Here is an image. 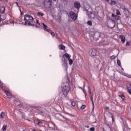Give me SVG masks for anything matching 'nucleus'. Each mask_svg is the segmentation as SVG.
I'll list each match as a JSON object with an SVG mask.
<instances>
[{
  "label": "nucleus",
  "mask_w": 131,
  "mask_h": 131,
  "mask_svg": "<svg viewBox=\"0 0 131 131\" xmlns=\"http://www.w3.org/2000/svg\"><path fill=\"white\" fill-rule=\"evenodd\" d=\"M122 128L123 131H128V127H127L126 126H123Z\"/></svg>",
  "instance_id": "obj_21"
},
{
  "label": "nucleus",
  "mask_w": 131,
  "mask_h": 131,
  "mask_svg": "<svg viewBox=\"0 0 131 131\" xmlns=\"http://www.w3.org/2000/svg\"><path fill=\"white\" fill-rule=\"evenodd\" d=\"M69 15L70 18H71L72 20H74V21H75V20H76L78 17V16L73 11H70L69 12Z\"/></svg>",
  "instance_id": "obj_5"
},
{
  "label": "nucleus",
  "mask_w": 131,
  "mask_h": 131,
  "mask_svg": "<svg viewBox=\"0 0 131 131\" xmlns=\"http://www.w3.org/2000/svg\"><path fill=\"white\" fill-rule=\"evenodd\" d=\"M43 15H45V14H43V13H42V12H37L38 16H41V17H42L43 16Z\"/></svg>",
  "instance_id": "obj_25"
},
{
  "label": "nucleus",
  "mask_w": 131,
  "mask_h": 131,
  "mask_svg": "<svg viewBox=\"0 0 131 131\" xmlns=\"http://www.w3.org/2000/svg\"><path fill=\"white\" fill-rule=\"evenodd\" d=\"M85 105H82L80 107L81 110H83V109H85Z\"/></svg>",
  "instance_id": "obj_35"
},
{
  "label": "nucleus",
  "mask_w": 131,
  "mask_h": 131,
  "mask_svg": "<svg viewBox=\"0 0 131 131\" xmlns=\"http://www.w3.org/2000/svg\"><path fill=\"white\" fill-rule=\"evenodd\" d=\"M43 5L46 9H50L52 7V0H44Z\"/></svg>",
  "instance_id": "obj_4"
},
{
  "label": "nucleus",
  "mask_w": 131,
  "mask_h": 131,
  "mask_svg": "<svg viewBox=\"0 0 131 131\" xmlns=\"http://www.w3.org/2000/svg\"><path fill=\"white\" fill-rule=\"evenodd\" d=\"M59 48L60 50H65V46L63 45H59Z\"/></svg>",
  "instance_id": "obj_26"
},
{
  "label": "nucleus",
  "mask_w": 131,
  "mask_h": 131,
  "mask_svg": "<svg viewBox=\"0 0 131 131\" xmlns=\"http://www.w3.org/2000/svg\"><path fill=\"white\" fill-rule=\"evenodd\" d=\"M112 17H114L116 19V20H120V16H119L117 15H115V14H114V13H112Z\"/></svg>",
  "instance_id": "obj_15"
},
{
  "label": "nucleus",
  "mask_w": 131,
  "mask_h": 131,
  "mask_svg": "<svg viewBox=\"0 0 131 131\" xmlns=\"http://www.w3.org/2000/svg\"><path fill=\"white\" fill-rule=\"evenodd\" d=\"M63 1H64V2H67V1H68V0H63Z\"/></svg>",
  "instance_id": "obj_47"
},
{
  "label": "nucleus",
  "mask_w": 131,
  "mask_h": 131,
  "mask_svg": "<svg viewBox=\"0 0 131 131\" xmlns=\"http://www.w3.org/2000/svg\"><path fill=\"white\" fill-rule=\"evenodd\" d=\"M98 35H99V37H102V35H103V34L102 33H99Z\"/></svg>",
  "instance_id": "obj_38"
},
{
  "label": "nucleus",
  "mask_w": 131,
  "mask_h": 131,
  "mask_svg": "<svg viewBox=\"0 0 131 131\" xmlns=\"http://www.w3.org/2000/svg\"><path fill=\"white\" fill-rule=\"evenodd\" d=\"M37 124L39 125H41V124H42V121H38Z\"/></svg>",
  "instance_id": "obj_36"
},
{
  "label": "nucleus",
  "mask_w": 131,
  "mask_h": 131,
  "mask_svg": "<svg viewBox=\"0 0 131 131\" xmlns=\"http://www.w3.org/2000/svg\"><path fill=\"white\" fill-rule=\"evenodd\" d=\"M107 2L110 5H115L116 4L115 0H108Z\"/></svg>",
  "instance_id": "obj_17"
},
{
  "label": "nucleus",
  "mask_w": 131,
  "mask_h": 131,
  "mask_svg": "<svg viewBox=\"0 0 131 131\" xmlns=\"http://www.w3.org/2000/svg\"><path fill=\"white\" fill-rule=\"evenodd\" d=\"M119 37L121 39L122 43H124V42H125V36H124L123 35H120Z\"/></svg>",
  "instance_id": "obj_14"
},
{
  "label": "nucleus",
  "mask_w": 131,
  "mask_h": 131,
  "mask_svg": "<svg viewBox=\"0 0 131 131\" xmlns=\"http://www.w3.org/2000/svg\"><path fill=\"white\" fill-rule=\"evenodd\" d=\"M116 13H117V15H120V11H119V10H117Z\"/></svg>",
  "instance_id": "obj_37"
},
{
  "label": "nucleus",
  "mask_w": 131,
  "mask_h": 131,
  "mask_svg": "<svg viewBox=\"0 0 131 131\" xmlns=\"http://www.w3.org/2000/svg\"><path fill=\"white\" fill-rule=\"evenodd\" d=\"M89 92L90 93V98L91 99V101L92 102H94V94L92 93V91H91V88L89 87L88 88Z\"/></svg>",
  "instance_id": "obj_9"
},
{
  "label": "nucleus",
  "mask_w": 131,
  "mask_h": 131,
  "mask_svg": "<svg viewBox=\"0 0 131 131\" xmlns=\"http://www.w3.org/2000/svg\"><path fill=\"white\" fill-rule=\"evenodd\" d=\"M61 88L63 95L64 96H68L70 91V81L68 78L67 82L64 83Z\"/></svg>",
  "instance_id": "obj_1"
},
{
  "label": "nucleus",
  "mask_w": 131,
  "mask_h": 131,
  "mask_svg": "<svg viewBox=\"0 0 131 131\" xmlns=\"http://www.w3.org/2000/svg\"><path fill=\"white\" fill-rule=\"evenodd\" d=\"M123 13L125 15L126 18H128L129 16V11L128 10H127V9H124Z\"/></svg>",
  "instance_id": "obj_11"
},
{
  "label": "nucleus",
  "mask_w": 131,
  "mask_h": 131,
  "mask_svg": "<svg viewBox=\"0 0 131 131\" xmlns=\"http://www.w3.org/2000/svg\"><path fill=\"white\" fill-rule=\"evenodd\" d=\"M25 25H34V18L31 15L26 14L24 17Z\"/></svg>",
  "instance_id": "obj_2"
},
{
  "label": "nucleus",
  "mask_w": 131,
  "mask_h": 131,
  "mask_svg": "<svg viewBox=\"0 0 131 131\" xmlns=\"http://www.w3.org/2000/svg\"><path fill=\"white\" fill-rule=\"evenodd\" d=\"M88 25H89V26H93V22L92 20H88L87 22Z\"/></svg>",
  "instance_id": "obj_23"
},
{
  "label": "nucleus",
  "mask_w": 131,
  "mask_h": 131,
  "mask_svg": "<svg viewBox=\"0 0 131 131\" xmlns=\"http://www.w3.org/2000/svg\"><path fill=\"white\" fill-rule=\"evenodd\" d=\"M97 50L96 49H92V52H91V55L93 57H95V56H97Z\"/></svg>",
  "instance_id": "obj_13"
},
{
  "label": "nucleus",
  "mask_w": 131,
  "mask_h": 131,
  "mask_svg": "<svg viewBox=\"0 0 131 131\" xmlns=\"http://www.w3.org/2000/svg\"><path fill=\"white\" fill-rule=\"evenodd\" d=\"M48 32H49V33H51V35H52V36H55V33L52 30H49Z\"/></svg>",
  "instance_id": "obj_29"
},
{
  "label": "nucleus",
  "mask_w": 131,
  "mask_h": 131,
  "mask_svg": "<svg viewBox=\"0 0 131 131\" xmlns=\"http://www.w3.org/2000/svg\"><path fill=\"white\" fill-rule=\"evenodd\" d=\"M106 2H108V0H105Z\"/></svg>",
  "instance_id": "obj_49"
},
{
  "label": "nucleus",
  "mask_w": 131,
  "mask_h": 131,
  "mask_svg": "<svg viewBox=\"0 0 131 131\" xmlns=\"http://www.w3.org/2000/svg\"><path fill=\"white\" fill-rule=\"evenodd\" d=\"M92 105H93V110H94V107H95V104L94 103V101H93V102H92Z\"/></svg>",
  "instance_id": "obj_42"
},
{
  "label": "nucleus",
  "mask_w": 131,
  "mask_h": 131,
  "mask_svg": "<svg viewBox=\"0 0 131 131\" xmlns=\"http://www.w3.org/2000/svg\"><path fill=\"white\" fill-rule=\"evenodd\" d=\"M2 130L5 131L7 130V125H4L3 127H2Z\"/></svg>",
  "instance_id": "obj_28"
},
{
  "label": "nucleus",
  "mask_w": 131,
  "mask_h": 131,
  "mask_svg": "<svg viewBox=\"0 0 131 131\" xmlns=\"http://www.w3.org/2000/svg\"><path fill=\"white\" fill-rule=\"evenodd\" d=\"M115 58H116V57L114 55H113L111 57V59H115Z\"/></svg>",
  "instance_id": "obj_41"
},
{
  "label": "nucleus",
  "mask_w": 131,
  "mask_h": 131,
  "mask_svg": "<svg viewBox=\"0 0 131 131\" xmlns=\"http://www.w3.org/2000/svg\"><path fill=\"white\" fill-rule=\"evenodd\" d=\"M5 24H14V21L13 20H6Z\"/></svg>",
  "instance_id": "obj_19"
},
{
  "label": "nucleus",
  "mask_w": 131,
  "mask_h": 131,
  "mask_svg": "<svg viewBox=\"0 0 131 131\" xmlns=\"http://www.w3.org/2000/svg\"><path fill=\"white\" fill-rule=\"evenodd\" d=\"M36 22L39 25H40V24H39L38 20H37Z\"/></svg>",
  "instance_id": "obj_43"
},
{
  "label": "nucleus",
  "mask_w": 131,
  "mask_h": 131,
  "mask_svg": "<svg viewBox=\"0 0 131 131\" xmlns=\"http://www.w3.org/2000/svg\"><path fill=\"white\" fill-rule=\"evenodd\" d=\"M0 88H2L3 89H5V85L2 81H0Z\"/></svg>",
  "instance_id": "obj_22"
},
{
  "label": "nucleus",
  "mask_w": 131,
  "mask_h": 131,
  "mask_svg": "<svg viewBox=\"0 0 131 131\" xmlns=\"http://www.w3.org/2000/svg\"><path fill=\"white\" fill-rule=\"evenodd\" d=\"M127 90H128V92L130 95H131V84H128L127 85Z\"/></svg>",
  "instance_id": "obj_18"
},
{
  "label": "nucleus",
  "mask_w": 131,
  "mask_h": 131,
  "mask_svg": "<svg viewBox=\"0 0 131 131\" xmlns=\"http://www.w3.org/2000/svg\"><path fill=\"white\" fill-rule=\"evenodd\" d=\"M71 105L72 106H73V107H75V105H76V103L74 101H71Z\"/></svg>",
  "instance_id": "obj_27"
},
{
  "label": "nucleus",
  "mask_w": 131,
  "mask_h": 131,
  "mask_svg": "<svg viewBox=\"0 0 131 131\" xmlns=\"http://www.w3.org/2000/svg\"><path fill=\"white\" fill-rule=\"evenodd\" d=\"M43 26V29L45 31H47V32H49V31H50V30L48 29V26H46V25L45 24V23H42Z\"/></svg>",
  "instance_id": "obj_16"
},
{
  "label": "nucleus",
  "mask_w": 131,
  "mask_h": 131,
  "mask_svg": "<svg viewBox=\"0 0 131 131\" xmlns=\"http://www.w3.org/2000/svg\"><path fill=\"white\" fill-rule=\"evenodd\" d=\"M5 115H6V114H5V112H2L1 114H0L1 118H2V119L4 118Z\"/></svg>",
  "instance_id": "obj_20"
},
{
  "label": "nucleus",
  "mask_w": 131,
  "mask_h": 131,
  "mask_svg": "<svg viewBox=\"0 0 131 131\" xmlns=\"http://www.w3.org/2000/svg\"><path fill=\"white\" fill-rule=\"evenodd\" d=\"M14 104H15L16 105H17V106H20V102H18L17 100H15L14 101Z\"/></svg>",
  "instance_id": "obj_31"
},
{
  "label": "nucleus",
  "mask_w": 131,
  "mask_h": 131,
  "mask_svg": "<svg viewBox=\"0 0 131 131\" xmlns=\"http://www.w3.org/2000/svg\"><path fill=\"white\" fill-rule=\"evenodd\" d=\"M103 131H113L111 127L108 124H105L103 127Z\"/></svg>",
  "instance_id": "obj_8"
},
{
  "label": "nucleus",
  "mask_w": 131,
  "mask_h": 131,
  "mask_svg": "<svg viewBox=\"0 0 131 131\" xmlns=\"http://www.w3.org/2000/svg\"><path fill=\"white\" fill-rule=\"evenodd\" d=\"M104 119L106 120V118H108L109 117H111L112 118V120H114L113 118V115H112L110 112L108 111H105L104 113Z\"/></svg>",
  "instance_id": "obj_6"
},
{
  "label": "nucleus",
  "mask_w": 131,
  "mask_h": 131,
  "mask_svg": "<svg viewBox=\"0 0 131 131\" xmlns=\"http://www.w3.org/2000/svg\"><path fill=\"white\" fill-rule=\"evenodd\" d=\"M1 21H2V19L0 18V23H1Z\"/></svg>",
  "instance_id": "obj_48"
},
{
  "label": "nucleus",
  "mask_w": 131,
  "mask_h": 131,
  "mask_svg": "<svg viewBox=\"0 0 131 131\" xmlns=\"http://www.w3.org/2000/svg\"><path fill=\"white\" fill-rule=\"evenodd\" d=\"M1 1H3V2H8V1L9 0H1Z\"/></svg>",
  "instance_id": "obj_44"
},
{
  "label": "nucleus",
  "mask_w": 131,
  "mask_h": 131,
  "mask_svg": "<svg viewBox=\"0 0 131 131\" xmlns=\"http://www.w3.org/2000/svg\"><path fill=\"white\" fill-rule=\"evenodd\" d=\"M106 110H109V107H106Z\"/></svg>",
  "instance_id": "obj_46"
},
{
  "label": "nucleus",
  "mask_w": 131,
  "mask_h": 131,
  "mask_svg": "<svg viewBox=\"0 0 131 131\" xmlns=\"http://www.w3.org/2000/svg\"><path fill=\"white\" fill-rule=\"evenodd\" d=\"M6 12V7H4V10L0 15V19L2 21H4L6 19V14L4 13Z\"/></svg>",
  "instance_id": "obj_7"
},
{
  "label": "nucleus",
  "mask_w": 131,
  "mask_h": 131,
  "mask_svg": "<svg viewBox=\"0 0 131 131\" xmlns=\"http://www.w3.org/2000/svg\"><path fill=\"white\" fill-rule=\"evenodd\" d=\"M90 16L91 17V18H95V13L90 12Z\"/></svg>",
  "instance_id": "obj_32"
},
{
  "label": "nucleus",
  "mask_w": 131,
  "mask_h": 131,
  "mask_svg": "<svg viewBox=\"0 0 131 131\" xmlns=\"http://www.w3.org/2000/svg\"><path fill=\"white\" fill-rule=\"evenodd\" d=\"M85 127H86L87 128H89L90 127V126H85Z\"/></svg>",
  "instance_id": "obj_45"
},
{
  "label": "nucleus",
  "mask_w": 131,
  "mask_h": 131,
  "mask_svg": "<svg viewBox=\"0 0 131 131\" xmlns=\"http://www.w3.org/2000/svg\"><path fill=\"white\" fill-rule=\"evenodd\" d=\"M90 130H91V131H95V128H94V127H91L90 128Z\"/></svg>",
  "instance_id": "obj_40"
},
{
  "label": "nucleus",
  "mask_w": 131,
  "mask_h": 131,
  "mask_svg": "<svg viewBox=\"0 0 131 131\" xmlns=\"http://www.w3.org/2000/svg\"><path fill=\"white\" fill-rule=\"evenodd\" d=\"M68 61H69V65H72V64L73 63V60L71 59V58H69L68 59Z\"/></svg>",
  "instance_id": "obj_24"
},
{
  "label": "nucleus",
  "mask_w": 131,
  "mask_h": 131,
  "mask_svg": "<svg viewBox=\"0 0 131 131\" xmlns=\"http://www.w3.org/2000/svg\"><path fill=\"white\" fill-rule=\"evenodd\" d=\"M5 93L6 95H7V96L8 98H9V99H11L12 93H11V91H10L9 90H5Z\"/></svg>",
  "instance_id": "obj_10"
},
{
  "label": "nucleus",
  "mask_w": 131,
  "mask_h": 131,
  "mask_svg": "<svg viewBox=\"0 0 131 131\" xmlns=\"http://www.w3.org/2000/svg\"><path fill=\"white\" fill-rule=\"evenodd\" d=\"M70 58H71V55L68 53H66L62 55L61 60L64 63L63 66L66 70L68 68V59H70Z\"/></svg>",
  "instance_id": "obj_3"
},
{
  "label": "nucleus",
  "mask_w": 131,
  "mask_h": 131,
  "mask_svg": "<svg viewBox=\"0 0 131 131\" xmlns=\"http://www.w3.org/2000/svg\"><path fill=\"white\" fill-rule=\"evenodd\" d=\"M117 64L118 66H119L120 67H121V62L120 61V60H117Z\"/></svg>",
  "instance_id": "obj_33"
},
{
  "label": "nucleus",
  "mask_w": 131,
  "mask_h": 131,
  "mask_svg": "<svg viewBox=\"0 0 131 131\" xmlns=\"http://www.w3.org/2000/svg\"><path fill=\"white\" fill-rule=\"evenodd\" d=\"M120 98H121L122 100H124L125 99V96L123 95H119Z\"/></svg>",
  "instance_id": "obj_30"
},
{
  "label": "nucleus",
  "mask_w": 131,
  "mask_h": 131,
  "mask_svg": "<svg viewBox=\"0 0 131 131\" xmlns=\"http://www.w3.org/2000/svg\"><path fill=\"white\" fill-rule=\"evenodd\" d=\"M74 7L78 10L80 9V3L78 2H75L74 3Z\"/></svg>",
  "instance_id": "obj_12"
},
{
  "label": "nucleus",
  "mask_w": 131,
  "mask_h": 131,
  "mask_svg": "<svg viewBox=\"0 0 131 131\" xmlns=\"http://www.w3.org/2000/svg\"><path fill=\"white\" fill-rule=\"evenodd\" d=\"M80 89H81V90H82V91H83V92L85 95V97H86V92L85 91H84V90H83V89H82V88L80 87Z\"/></svg>",
  "instance_id": "obj_34"
},
{
  "label": "nucleus",
  "mask_w": 131,
  "mask_h": 131,
  "mask_svg": "<svg viewBox=\"0 0 131 131\" xmlns=\"http://www.w3.org/2000/svg\"><path fill=\"white\" fill-rule=\"evenodd\" d=\"M129 45H130V42L129 41H127L126 43V46H127V47H128Z\"/></svg>",
  "instance_id": "obj_39"
}]
</instances>
